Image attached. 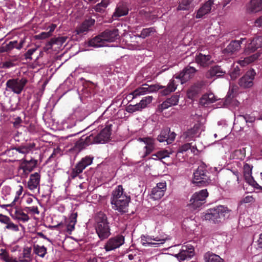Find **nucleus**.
Returning a JSON list of instances; mask_svg holds the SVG:
<instances>
[{"mask_svg": "<svg viewBox=\"0 0 262 262\" xmlns=\"http://www.w3.org/2000/svg\"><path fill=\"white\" fill-rule=\"evenodd\" d=\"M232 210L224 205H219L208 209L204 215V219L210 223L216 224L223 222L228 219Z\"/></svg>", "mask_w": 262, "mask_h": 262, "instance_id": "f257e3e1", "label": "nucleus"}, {"mask_svg": "<svg viewBox=\"0 0 262 262\" xmlns=\"http://www.w3.org/2000/svg\"><path fill=\"white\" fill-rule=\"evenodd\" d=\"M117 29H106L99 35L90 39L88 45L90 47L98 48L106 46L108 42H114L119 38Z\"/></svg>", "mask_w": 262, "mask_h": 262, "instance_id": "f03ea898", "label": "nucleus"}, {"mask_svg": "<svg viewBox=\"0 0 262 262\" xmlns=\"http://www.w3.org/2000/svg\"><path fill=\"white\" fill-rule=\"evenodd\" d=\"M95 230L101 241L107 238L110 235L111 228L107 215L102 211L96 213L95 217Z\"/></svg>", "mask_w": 262, "mask_h": 262, "instance_id": "7ed1b4c3", "label": "nucleus"}, {"mask_svg": "<svg viewBox=\"0 0 262 262\" xmlns=\"http://www.w3.org/2000/svg\"><path fill=\"white\" fill-rule=\"evenodd\" d=\"M209 172L204 165H200L193 172L192 182L198 186H206L211 181Z\"/></svg>", "mask_w": 262, "mask_h": 262, "instance_id": "20e7f679", "label": "nucleus"}, {"mask_svg": "<svg viewBox=\"0 0 262 262\" xmlns=\"http://www.w3.org/2000/svg\"><path fill=\"white\" fill-rule=\"evenodd\" d=\"M28 81L27 79L25 77L10 79L6 82V88L14 93L20 94L28 83Z\"/></svg>", "mask_w": 262, "mask_h": 262, "instance_id": "39448f33", "label": "nucleus"}, {"mask_svg": "<svg viewBox=\"0 0 262 262\" xmlns=\"http://www.w3.org/2000/svg\"><path fill=\"white\" fill-rule=\"evenodd\" d=\"M25 42L26 38L25 37L19 40L10 41L8 43L5 42L0 46V53L10 54L14 49L20 50L23 48Z\"/></svg>", "mask_w": 262, "mask_h": 262, "instance_id": "423d86ee", "label": "nucleus"}, {"mask_svg": "<svg viewBox=\"0 0 262 262\" xmlns=\"http://www.w3.org/2000/svg\"><path fill=\"white\" fill-rule=\"evenodd\" d=\"M95 24V19L91 17H86L85 19L78 25L75 30L76 34L82 36L93 30Z\"/></svg>", "mask_w": 262, "mask_h": 262, "instance_id": "0eeeda50", "label": "nucleus"}, {"mask_svg": "<svg viewBox=\"0 0 262 262\" xmlns=\"http://www.w3.org/2000/svg\"><path fill=\"white\" fill-rule=\"evenodd\" d=\"M163 87L159 84H152L149 85L147 84H144L142 86L138 87L129 94L132 95V99L137 98L141 95H144L148 93L156 92Z\"/></svg>", "mask_w": 262, "mask_h": 262, "instance_id": "6e6552de", "label": "nucleus"}, {"mask_svg": "<svg viewBox=\"0 0 262 262\" xmlns=\"http://www.w3.org/2000/svg\"><path fill=\"white\" fill-rule=\"evenodd\" d=\"M37 163L38 161L33 158L30 160L23 159L18 166V170H22V172L20 173L21 177L27 178L36 167Z\"/></svg>", "mask_w": 262, "mask_h": 262, "instance_id": "1a4fd4ad", "label": "nucleus"}, {"mask_svg": "<svg viewBox=\"0 0 262 262\" xmlns=\"http://www.w3.org/2000/svg\"><path fill=\"white\" fill-rule=\"evenodd\" d=\"M93 157L85 156L76 164L75 168H73L71 172V177L74 179L82 172L83 170L88 166L90 165L93 162Z\"/></svg>", "mask_w": 262, "mask_h": 262, "instance_id": "9d476101", "label": "nucleus"}, {"mask_svg": "<svg viewBox=\"0 0 262 262\" xmlns=\"http://www.w3.org/2000/svg\"><path fill=\"white\" fill-rule=\"evenodd\" d=\"M130 201V198L129 196H124L121 197V199L118 200H112L111 203L113 209L117 210L119 212L123 214L127 212L128 204Z\"/></svg>", "mask_w": 262, "mask_h": 262, "instance_id": "9b49d317", "label": "nucleus"}, {"mask_svg": "<svg viewBox=\"0 0 262 262\" xmlns=\"http://www.w3.org/2000/svg\"><path fill=\"white\" fill-rule=\"evenodd\" d=\"M208 195L207 189H203L193 194L190 200V205L194 209L200 208L205 202Z\"/></svg>", "mask_w": 262, "mask_h": 262, "instance_id": "f8f14e48", "label": "nucleus"}, {"mask_svg": "<svg viewBox=\"0 0 262 262\" xmlns=\"http://www.w3.org/2000/svg\"><path fill=\"white\" fill-rule=\"evenodd\" d=\"M195 254L194 249L191 245H184L182 247L180 252L174 255L180 262L185 260H189Z\"/></svg>", "mask_w": 262, "mask_h": 262, "instance_id": "ddd939ff", "label": "nucleus"}, {"mask_svg": "<svg viewBox=\"0 0 262 262\" xmlns=\"http://www.w3.org/2000/svg\"><path fill=\"white\" fill-rule=\"evenodd\" d=\"M256 74V72L253 69L247 71L238 80V83L240 87L243 89L251 88L254 84Z\"/></svg>", "mask_w": 262, "mask_h": 262, "instance_id": "4468645a", "label": "nucleus"}, {"mask_svg": "<svg viewBox=\"0 0 262 262\" xmlns=\"http://www.w3.org/2000/svg\"><path fill=\"white\" fill-rule=\"evenodd\" d=\"M124 236L121 234H118L115 236L109 238L104 246V249L106 252L114 250L124 243Z\"/></svg>", "mask_w": 262, "mask_h": 262, "instance_id": "2eb2a0df", "label": "nucleus"}, {"mask_svg": "<svg viewBox=\"0 0 262 262\" xmlns=\"http://www.w3.org/2000/svg\"><path fill=\"white\" fill-rule=\"evenodd\" d=\"M196 71L197 70L194 67L188 66L178 75H175L174 77L180 80L181 83L183 84L192 78Z\"/></svg>", "mask_w": 262, "mask_h": 262, "instance_id": "dca6fc26", "label": "nucleus"}, {"mask_svg": "<svg viewBox=\"0 0 262 262\" xmlns=\"http://www.w3.org/2000/svg\"><path fill=\"white\" fill-rule=\"evenodd\" d=\"M112 124L107 122L105 127L96 135V143H104L110 140L112 134Z\"/></svg>", "mask_w": 262, "mask_h": 262, "instance_id": "f3484780", "label": "nucleus"}, {"mask_svg": "<svg viewBox=\"0 0 262 262\" xmlns=\"http://www.w3.org/2000/svg\"><path fill=\"white\" fill-rule=\"evenodd\" d=\"M226 73L221 66L215 65L211 67L206 73L205 76L207 79H216L222 77Z\"/></svg>", "mask_w": 262, "mask_h": 262, "instance_id": "a211bd4d", "label": "nucleus"}, {"mask_svg": "<svg viewBox=\"0 0 262 262\" xmlns=\"http://www.w3.org/2000/svg\"><path fill=\"white\" fill-rule=\"evenodd\" d=\"M176 136L174 132H171L170 128L166 127L161 130L157 137V140L160 142L166 141L167 144H171L174 140Z\"/></svg>", "mask_w": 262, "mask_h": 262, "instance_id": "6ab92c4d", "label": "nucleus"}, {"mask_svg": "<svg viewBox=\"0 0 262 262\" xmlns=\"http://www.w3.org/2000/svg\"><path fill=\"white\" fill-rule=\"evenodd\" d=\"M244 40L245 38H242L240 40H232L224 50V53L230 56L236 54L241 49V44Z\"/></svg>", "mask_w": 262, "mask_h": 262, "instance_id": "aec40b11", "label": "nucleus"}, {"mask_svg": "<svg viewBox=\"0 0 262 262\" xmlns=\"http://www.w3.org/2000/svg\"><path fill=\"white\" fill-rule=\"evenodd\" d=\"M206 85V82L204 80L198 81L191 85L187 91V95L189 98L192 99L199 93L202 89Z\"/></svg>", "mask_w": 262, "mask_h": 262, "instance_id": "412c9836", "label": "nucleus"}, {"mask_svg": "<svg viewBox=\"0 0 262 262\" xmlns=\"http://www.w3.org/2000/svg\"><path fill=\"white\" fill-rule=\"evenodd\" d=\"M195 61L197 63L203 67H207L214 62L211 55L202 53L197 54L195 56Z\"/></svg>", "mask_w": 262, "mask_h": 262, "instance_id": "4be33fe9", "label": "nucleus"}, {"mask_svg": "<svg viewBox=\"0 0 262 262\" xmlns=\"http://www.w3.org/2000/svg\"><path fill=\"white\" fill-rule=\"evenodd\" d=\"M166 241V238H160L159 237L152 238L150 236H143L141 237V241L144 246L157 247V245L163 244Z\"/></svg>", "mask_w": 262, "mask_h": 262, "instance_id": "5701e85b", "label": "nucleus"}, {"mask_svg": "<svg viewBox=\"0 0 262 262\" xmlns=\"http://www.w3.org/2000/svg\"><path fill=\"white\" fill-rule=\"evenodd\" d=\"M166 183H159L157 186L153 188L151 192V196L155 200L160 199L164 194L166 190Z\"/></svg>", "mask_w": 262, "mask_h": 262, "instance_id": "b1692460", "label": "nucleus"}, {"mask_svg": "<svg viewBox=\"0 0 262 262\" xmlns=\"http://www.w3.org/2000/svg\"><path fill=\"white\" fill-rule=\"evenodd\" d=\"M261 47H262V36H257L253 38L247 45L245 49V52L250 54L255 52L257 49Z\"/></svg>", "mask_w": 262, "mask_h": 262, "instance_id": "393cba45", "label": "nucleus"}, {"mask_svg": "<svg viewBox=\"0 0 262 262\" xmlns=\"http://www.w3.org/2000/svg\"><path fill=\"white\" fill-rule=\"evenodd\" d=\"M40 174L39 172L31 174L27 183V187L30 190L33 191L39 188Z\"/></svg>", "mask_w": 262, "mask_h": 262, "instance_id": "a878e982", "label": "nucleus"}, {"mask_svg": "<svg viewBox=\"0 0 262 262\" xmlns=\"http://www.w3.org/2000/svg\"><path fill=\"white\" fill-rule=\"evenodd\" d=\"M200 124H195L194 126L184 132L182 135L183 139L187 141L193 140V138L197 137V134L199 131Z\"/></svg>", "mask_w": 262, "mask_h": 262, "instance_id": "bb28decb", "label": "nucleus"}, {"mask_svg": "<svg viewBox=\"0 0 262 262\" xmlns=\"http://www.w3.org/2000/svg\"><path fill=\"white\" fill-rule=\"evenodd\" d=\"M128 11V8L126 4L119 3L116 7L112 17L114 19H116L118 17L126 15Z\"/></svg>", "mask_w": 262, "mask_h": 262, "instance_id": "cd10ccee", "label": "nucleus"}, {"mask_svg": "<svg viewBox=\"0 0 262 262\" xmlns=\"http://www.w3.org/2000/svg\"><path fill=\"white\" fill-rule=\"evenodd\" d=\"M179 99V96L177 95H172L170 98H167L159 106L161 112L168 107L177 105Z\"/></svg>", "mask_w": 262, "mask_h": 262, "instance_id": "c85d7f7f", "label": "nucleus"}, {"mask_svg": "<svg viewBox=\"0 0 262 262\" xmlns=\"http://www.w3.org/2000/svg\"><path fill=\"white\" fill-rule=\"evenodd\" d=\"M253 168V165L250 163V160H247L244 162L243 165V173L244 176L247 182L251 183L252 181H254L252 176V170Z\"/></svg>", "mask_w": 262, "mask_h": 262, "instance_id": "c756f323", "label": "nucleus"}, {"mask_svg": "<svg viewBox=\"0 0 262 262\" xmlns=\"http://www.w3.org/2000/svg\"><path fill=\"white\" fill-rule=\"evenodd\" d=\"M214 0L207 1L197 11L195 17L200 18L205 15L209 13L211 10V6L213 4Z\"/></svg>", "mask_w": 262, "mask_h": 262, "instance_id": "7c9ffc66", "label": "nucleus"}, {"mask_svg": "<svg viewBox=\"0 0 262 262\" xmlns=\"http://www.w3.org/2000/svg\"><path fill=\"white\" fill-rule=\"evenodd\" d=\"M1 218L2 219H0V222L6 225L5 227V229L14 232L19 231L18 225L14 224L9 216L4 215V216L1 217Z\"/></svg>", "mask_w": 262, "mask_h": 262, "instance_id": "2f4dec72", "label": "nucleus"}, {"mask_svg": "<svg viewBox=\"0 0 262 262\" xmlns=\"http://www.w3.org/2000/svg\"><path fill=\"white\" fill-rule=\"evenodd\" d=\"M163 88H161L160 89H164L163 90H162L160 93H161L162 95L166 96L171 92H173L175 91V90L177 89V84L176 83V82L174 79H171L167 86H162Z\"/></svg>", "mask_w": 262, "mask_h": 262, "instance_id": "473e14b6", "label": "nucleus"}, {"mask_svg": "<svg viewBox=\"0 0 262 262\" xmlns=\"http://www.w3.org/2000/svg\"><path fill=\"white\" fill-rule=\"evenodd\" d=\"M36 144L34 143H27L25 145H21L18 147H15L13 149L15 150L19 153L26 155L35 147Z\"/></svg>", "mask_w": 262, "mask_h": 262, "instance_id": "72a5a7b5", "label": "nucleus"}, {"mask_svg": "<svg viewBox=\"0 0 262 262\" xmlns=\"http://www.w3.org/2000/svg\"><path fill=\"white\" fill-rule=\"evenodd\" d=\"M216 101L214 95L212 93L205 94L202 96L200 99V103L204 106L208 105Z\"/></svg>", "mask_w": 262, "mask_h": 262, "instance_id": "f704fd0d", "label": "nucleus"}, {"mask_svg": "<svg viewBox=\"0 0 262 262\" xmlns=\"http://www.w3.org/2000/svg\"><path fill=\"white\" fill-rule=\"evenodd\" d=\"M33 253L41 258H44L47 254V248L44 246L34 244L33 245Z\"/></svg>", "mask_w": 262, "mask_h": 262, "instance_id": "c9c22d12", "label": "nucleus"}, {"mask_svg": "<svg viewBox=\"0 0 262 262\" xmlns=\"http://www.w3.org/2000/svg\"><path fill=\"white\" fill-rule=\"evenodd\" d=\"M31 247H25L23 249L22 256H19V262H30L32 260Z\"/></svg>", "mask_w": 262, "mask_h": 262, "instance_id": "e433bc0d", "label": "nucleus"}, {"mask_svg": "<svg viewBox=\"0 0 262 262\" xmlns=\"http://www.w3.org/2000/svg\"><path fill=\"white\" fill-rule=\"evenodd\" d=\"M260 54L259 52H257L251 56L245 58L243 60H239L238 61V63L239 64L241 67H245L246 65L256 60L260 56Z\"/></svg>", "mask_w": 262, "mask_h": 262, "instance_id": "4c0bfd02", "label": "nucleus"}, {"mask_svg": "<svg viewBox=\"0 0 262 262\" xmlns=\"http://www.w3.org/2000/svg\"><path fill=\"white\" fill-rule=\"evenodd\" d=\"M204 258L205 262H224V260L219 255L211 252L206 253Z\"/></svg>", "mask_w": 262, "mask_h": 262, "instance_id": "58836bf2", "label": "nucleus"}, {"mask_svg": "<svg viewBox=\"0 0 262 262\" xmlns=\"http://www.w3.org/2000/svg\"><path fill=\"white\" fill-rule=\"evenodd\" d=\"M249 9L251 12L256 13L262 10V0H251Z\"/></svg>", "mask_w": 262, "mask_h": 262, "instance_id": "ea45409f", "label": "nucleus"}, {"mask_svg": "<svg viewBox=\"0 0 262 262\" xmlns=\"http://www.w3.org/2000/svg\"><path fill=\"white\" fill-rule=\"evenodd\" d=\"M246 156V148L243 147L234 150L230 155V158L243 160Z\"/></svg>", "mask_w": 262, "mask_h": 262, "instance_id": "a19ab883", "label": "nucleus"}, {"mask_svg": "<svg viewBox=\"0 0 262 262\" xmlns=\"http://www.w3.org/2000/svg\"><path fill=\"white\" fill-rule=\"evenodd\" d=\"M77 212L72 213L69 219V223L67 225V231L71 233L75 229V225L77 223Z\"/></svg>", "mask_w": 262, "mask_h": 262, "instance_id": "79ce46f5", "label": "nucleus"}, {"mask_svg": "<svg viewBox=\"0 0 262 262\" xmlns=\"http://www.w3.org/2000/svg\"><path fill=\"white\" fill-rule=\"evenodd\" d=\"M193 1V0H182L179 4L177 10H189L190 9L193 8L194 7Z\"/></svg>", "mask_w": 262, "mask_h": 262, "instance_id": "37998d69", "label": "nucleus"}, {"mask_svg": "<svg viewBox=\"0 0 262 262\" xmlns=\"http://www.w3.org/2000/svg\"><path fill=\"white\" fill-rule=\"evenodd\" d=\"M13 216L18 221H20L23 223L26 222L29 220L28 215L24 212V211L21 209H16Z\"/></svg>", "mask_w": 262, "mask_h": 262, "instance_id": "c03bdc74", "label": "nucleus"}, {"mask_svg": "<svg viewBox=\"0 0 262 262\" xmlns=\"http://www.w3.org/2000/svg\"><path fill=\"white\" fill-rule=\"evenodd\" d=\"M124 196L126 195L125 194H123V189L122 186L119 185L113 191L111 201L114 199H121V197Z\"/></svg>", "mask_w": 262, "mask_h": 262, "instance_id": "a18cd8bd", "label": "nucleus"}, {"mask_svg": "<svg viewBox=\"0 0 262 262\" xmlns=\"http://www.w3.org/2000/svg\"><path fill=\"white\" fill-rule=\"evenodd\" d=\"M84 141L83 137H81L80 139L75 143L74 146L71 149V150L75 152H80L81 150L86 147Z\"/></svg>", "mask_w": 262, "mask_h": 262, "instance_id": "49530a36", "label": "nucleus"}, {"mask_svg": "<svg viewBox=\"0 0 262 262\" xmlns=\"http://www.w3.org/2000/svg\"><path fill=\"white\" fill-rule=\"evenodd\" d=\"M228 180L226 182V184L230 185L231 184H235L236 182L238 181L239 179V175L238 172L237 171H235L234 172H231L228 177Z\"/></svg>", "mask_w": 262, "mask_h": 262, "instance_id": "de8ad7c7", "label": "nucleus"}, {"mask_svg": "<svg viewBox=\"0 0 262 262\" xmlns=\"http://www.w3.org/2000/svg\"><path fill=\"white\" fill-rule=\"evenodd\" d=\"M152 96H148L142 98L139 102V104L141 106L142 110L146 108L147 105L152 102Z\"/></svg>", "mask_w": 262, "mask_h": 262, "instance_id": "09e8293b", "label": "nucleus"}, {"mask_svg": "<svg viewBox=\"0 0 262 262\" xmlns=\"http://www.w3.org/2000/svg\"><path fill=\"white\" fill-rule=\"evenodd\" d=\"M169 153L166 150H160L152 155L153 159H162L169 157Z\"/></svg>", "mask_w": 262, "mask_h": 262, "instance_id": "8fccbe9b", "label": "nucleus"}, {"mask_svg": "<svg viewBox=\"0 0 262 262\" xmlns=\"http://www.w3.org/2000/svg\"><path fill=\"white\" fill-rule=\"evenodd\" d=\"M82 137H83V140L84 141V142L86 146L92 144H97L96 140V136H94L93 134H91L85 138L84 136H82Z\"/></svg>", "mask_w": 262, "mask_h": 262, "instance_id": "3c124183", "label": "nucleus"}, {"mask_svg": "<svg viewBox=\"0 0 262 262\" xmlns=\"http://www.w3.org/2000/svg\"><path fill=\"white\" fill-rule=\"evenodd\" d=\"M241 74V70L240 68L236 66L231 69L230 73V77L232 79L234 80L236 79Z\"/></svg>", "mask_w": 262, "mask_h": 262, "instance_id": "603ef678", "label": "nucleus"}, {"mask_svg": "<svg viewBox=\"0 0 262 262\" xmlns=\"http://www.w3.org/2000/svg\"><path fill=\"white\" fill-rule=\"evenodd\" d=\"M155 31V29L152 27L143 29L141 32L140 37L145 38L149 36L151 33H153Z\"/></svg>", "mask_w": 262, "mask_h": 262, "instance_id": "864d4df0", "label": "nucleus"}, {"mask_svg": "<svg viewBox=\"0 0 262 262\" xmlns=\"http://www.w3.org/2000/svg\"><path fill=\"white\" fill-rule=\"evenodd\" d=\"M67 39V36H61L58 37H54L52 38V41L54 45L61 46L64 43Z\"/></svg>", "mask_w": 262, "mask_h": 262, "instance_id": "5fc2aeb1", "label": "nucleus"}, {"mask_svg": "<svg viewBox=\"0 0 262 262\" xmlns=\"http://www.w3.org/2000/svg\"><path fill=\"white\" fill-rule=\"evenodd\" d=\"M36 50H37V48L29 49L24 55V57H25V59L27 60H31L32 59V55L34 54V53Z\"/></svg>", "mask_w": 262, "mask_h": 262, "instance_id": "6e6d98bb", "label": "nucleus"}, {"mask_svg": "<svg viewBox=\"0 0 262 262\" xmlns=\"http://www.w3.org/2000/svg\"><path fill=\"white\" fill-rule=\"evenodd\" d=\"M240 117L243 118L247 123H253L255 120V117L251 115L246 114L245 115H241Z\"/></svg>", "mask_w": 262, "mask_h": 262, "instance_id": "4d7b16f0", "label": "nucleus"}, {"mask_svg": "<svg viewBox=\"0 0 262 262\" xmlns=\"http://www.w3.org/2000/svg\"><path fill=\"white\" fill-rule=\"evenodd\" d=\"M155 148V144H152L151 145H146L144 148L145 149V154L142 157H145L147 155H149L151 152H152L154 151Z\"/></svg>", "mask_w": 262, "mask_h": 262, "instance_id": "13d9d810", "label": "nucleus"}, {"mask_svg": "<svg viewBox=\"0 0 262 262\" xmlns=\"http://www.w3.org/2000/svg\"><path fill=\"white\" fill-rule=\"evenodd\" d=\"M15 66V64L10 59L2 63V68L9 69Z\"/></svg>", "mask_w": 262, "mask_h": 262, "instance_id": "bf43d9fd", "label": "nucleus"}, {"mask_svg": "<svg viewBox=\"0 0 262 262\" xmlns=\"http://www.w3.org/2000/svg\"><path fill=\"white\" fill-rule=\"evenodd\" d=\"M51 35L47 32H43L35 36L37 39H44L51 37Z\"/></svg>", "mask_w": 262, "mask_h": 262, "instance_id": "052dcab7", "label": "nucleus"}, {"mask_svg": "<svg viewBox=\"0 0 262 262\" xmlns=\"http://www.w3.org/2000/svg\"><path fill=\"white\" fill-rule=\"evenodd\" d=\"M192 143H187L184 144L179 147V152H183L187 151L189 148H191Z\"/></svg>", "mask_w": 262, "mask_h": 262, "instance_id": "680f3d73", "label": "nucleus"}, {"mask_svg": "<svg viewBox=\"0 0 262 262\" xmlns=\"http://www.w3.org/2000/svg\"><path fill=\"white\" fill-rule=\"evenodd\" d=\"M234 98L233 90H229L226 97L225 103L229 104L231 103V100Z\"/></svg>", "mask_w": 262, "mask_h": 262, "instance_id": "e2e57ef3", "label": "nucleus"}, {"mask_svg": "<svg viewBox=\"0 0 262 262\" xmlns=\"http://www.w3.org/2000/svg\"><path fill=\"white\" fill-rule=\"evenodd\" d=\"M3 258L5 262H19V258L14 259L10 257L7 254H4Z\"/></svg>", "mask_w": 262, "mask_h": 262, "instance_id": "0e129e2a", "label": "nucleus"}, {"mask_svg": "<svg viewBox=\"0 0 262 262\" xmlns=\"http://www.w3.org/2000/svg\"><path fill=\"white\" fill-rule=\"evenodd\" d=\"M254 201V199L252 195H247L241 201V203H249Z\"/></svg>", "mask_w": 262, "mask_h": 262, "instance_id": "69168bd1", "label": "nucleus"}, {"mask_svg": "<svg viewBox=\"0 0 262 262\" xmlns=\"http://www.w3.org/2000/svg\"><path fill=\"white\" fill-rule=\"evenodd\" d=\"M141 140L144 142L146 145H151L155 144L154 140L151 138H141Z\"/></svg>", "mask_w": 262, "mask_h": 262, "instance_id": "338daca9", "label": "nucleus"}, {"mask_svg": "<svg viewBox=\"0 0 262 262\" xmlns=\"http://www.w3.org/2000/svg\"><path fill=\"white\" fill-rule=\"evenodd\" d=\"M28 211L30 212L38 214L39 213V211L38 210V207L37 206H31L28 207L26 208Z\"/></svg>", "mask_w": 262, "mask_h": 262, "instance_id": "774afa93", "label": "nucleus"}]
</instances>
